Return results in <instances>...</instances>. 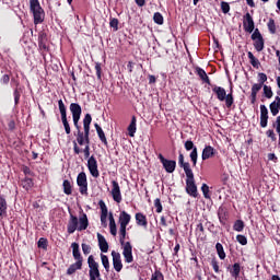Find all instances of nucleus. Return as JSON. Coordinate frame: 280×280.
Returning <instances> with one entry per match:
<instances>
[{"mask_svg": "<svg viewBox=\"0 0 280 280\" xmlns=\"http://www.w3.org/2000/svg\"><path fill=\"white\" fill-rule=\"evenodd\" d=\"M112 198L114 202H121V188L119 187V183L117 180H112Z\"/></svg>", "mask_w": 280, "mask_h": 280, "instance_id": "obj_17", "label": "nucleus"}, {"mask_svg": "<svg viewBox=\"0 0 280 280\" xmlns=\"http://www.w3.org/2000/svg\"><path fill=\"white\" fill-rule=\"evenodd\" d=\"M62 187L63 194H66V196H71V194H73V185H71V182L69 179L63 180Z\"/></svg>", "mask_w": 280, "mask_h": 280, "instance_id": "obj_31", "label": "nucleus"}, {"mask_svg": "<svg viewBox=\"0 0 280 280\" xmlns=\"http://www.w3.org/2000/svg\"><path fill=\"white\" fill-rule=\"evenodd\" d=\"M81 247L83 250V255H91V245H89L86 243H82Z\"/></svg>", "mask_w": 280, "mask_h": 280, "instance_id": "obj_58", "label": "nucleus"}, {"mask_svg": "<svg viewBox=\"0 0 280 280\" xmlns=\"http://www.w3.org/2000/svg\"><path fill=\"white\" fill-rule=\"evenodd\" d=\"M98 247L101 253H108V242L104 235L97 233Z\"/></svg>", "mask_w": 280, "mask_h": 280, "instance_id": "obj_26", "label": "nucleus"}, {"mask_svg": "<svg viewBox=\"0 0 280 280\" xmlns=\"http://www.w3.org/2000/svg\"><path fill=\"white\" fill-rule=\"evenodd\" d=\"M264 95L265 97H267V100L272 98V88L268 86V85H264Z\"/></svg>", "mask_w": 280, "mask_h": 280, "instance_id": "obj_52", "label": "nucleus"}, {"mask_svg": "<svg viewBox=\"0 0 280 280\" xmlns=\"http://www.w3.org/2000/svg\"><path fill=\"white\" fill-rule=\"evenodd\" d=\"M195 73L199 75L200 80L203 82V84H209L211 86V79H209V75L207 74V71L200 67L195 68Z\"/></svg>", "mask_w": 280, "mask_h": 280, "instance_id": "obj_22", "label": "nucleus"}, {"mask_svg": "<svg viewBox=\"0 0 280 280\" xmlns=\"http://www.w3.org/2000/svg\"><path fill=\"white\" fill-rule=\"evenodd\" d=\"M95 71H96V78L100 82H102V63L101 62H95V67H94Z\"/></svg>", "mask_w": 280, "mask_h": 280, "instance_id": "obj_50", "label": "nucleus"}, {"mask_svg": "<svg viewBox=\"0 0 280 280\" xmlns=\"http://www.w3.org/2000/svg\"><path fill=\"white\" fill-rule=\"evenodd\" d=\"M136 224L142 226V229H148V217L141 212L136 213Z\"/></svg>", "mask_w": 280, "mask_h": 280, "instance_id": "obj_23", "label": "nucleus"}, {"mask_svg": "<svg viewBox=\"0 0 280 280\" xmlns=\"http://www.w3.org/2000/svg\"><path fill=\"white\" fill-rule=\"evenodd\" d=\"M21 185L25 191H30L32 187H34V179L30 177H25L24 179L21 180Z\"/></svg>", "mask_w": 280, "mask_h": 280, "instance_id": "obj_32", "label": "nucleus"}, {"mask_svg": "<svg viewBox=\"0 0 280 280\" xmlns=\"http://www.w3.org/2000/svg\"><path fill=\"white\" fill-rule=\"evenodd\" d=\"M212 92L217 95L219 102H225L226 108H231L233 106L235 98L233 97V90L226 94V90L222 86L214 85Z\"/></svg>", "mask_w": 280, "mask_h": 280, "instance_id": "obj_9", "label": "nucleus"}, {"mask_svg": "<svg viewBox=\"0 0 280 280\" xmlns=\"http://www.w3.org/2000/svg\"><path fill=\"white\" fill-rule=\"evenodd\" d=\"M129 137H135L137 132V116L131 117V121L127 128Z\"/></svg>", "mask_w": 280, "mask_h": 280, "instance_id": "obj_28", "label": "nucleus"}, {"mask_svg": "<svg viewBox=\"0 0 280 280\" xmlns=\"http://www.w3.org/2000/svg\"><path fill=\"white\" fill-rule=\"evenodd\" d=\"M270 113L273 117L279 115V107L277 106V98L269 105Z\"/></svg>", "mask_w": 280, "mask_h": 280, "instance_id": "obj_41", "label": "nucleus"}, {"mask_svg": "<svg viewBox=\"0 0 280 280\" xmlns=\"http://www.w3.org/2000/svg\"><path fill=\"white\" fill-rule=\"evenodd\" d=\"M37 246L43 248V250H47V246H49V242L45 237H40L37 242Z\"/></svg>", "mask_w": 280, "mask_h": 280, "instance_id": "obj_46", "label": "nucleus"}, {"mask_svg": "<svg viewBox=\"0 0 280 280\" xmlns=\"http://www.w3.org/2000/svg\"><path fill=\"white\" fill-rule=\"evenodd\" d=\"M84 159H88V170L93 178H100V170L97 168V159L91 155V145H85L83 149Z\"/></svg>", "mask_w": 280, "mask_h": 280, "instance_id": "obj_5", "label": "nucleus"}, {"mask_svg": "<svg viewBox=\"0 0 280 280\" xmlns=\"http://www.w3.org/2000/svg\"><path fill=\"white\" fill-rule=\"evenodd\" d=\"M151 280H165V276H163L161 270H155L151 276Z\"/></svg>", "mask_w": 280, "mask_h": 280, "instance_id": "obj_48", "label": "nucleus"}, {"mask_svg": "<svg viewBox=\"0 0 280 280\" xmlns=\"http://www.w3.org/2000/svg\"><path fill=\"white\" fill-rule=\"evenodd\" d=\"M258 82L264 86V83L268 82V75L264 72L258 73Z\"/></svg>", "mask_w": 280, "mask_h": 280, "instance_id": "obj_57", "label": "nucleus"}, {"mask_svg": "<svg viewBox=\"0 0 280 280\" xmlns=\"http://www.w3.org/2000/svg\"><path fill=\"white\" fill-rule=\"evenodd\" d=\"M217 254L219 255V258L224 260L226 259V253L224 252V246H222L221 243L215 244Z\"/></svg>", "mask_w": 280, "mask_h": 280, "instance_id": "obj_36", "label": "nucleus"}, {"mask_svg": "<svg viewBox=\"0 0 280 280\" xmlns=\"http://www.w3.org/2000/svg\"><path fill=\"white\" fill-rule=\"evenodd\" d=\"M221 10H222L223 14H229V12H231V5L229 4V2L222 1Z\"/></svg>", "mask_w": 280, "mask_h": 280, "instance_id": "obj_56", "label": "nucleus"}, {"mask_svg": "<svg viewBox=\"0 0 280 280\" xmlns=\"http://www.w3.org/2000/svg\"><path fill=\"white\" fill-rule=\"evenodd\" d=\"M23 93V88L19 86V82H16V88L13 91L14 104L19 106V102H21V95Z\"/></svg>", "mask_w": 280, "mask_h": 280, "instance_id": "obj_30", "label": "nucleus"}, {"mask_svg": "<svg viewBox=\"0 0 280 280\" xmlns=\"http://www.w3.org/2000/svg\"><path fill=\"white\" fill-rule=\"evenodd\" d=\"M8 213V201L3 196H0V217L7 215Z\"/></svg>", "mask_w": 280, "mask_h": 280, "instance_id": "obj_34", "label": "nucleus"}, {"mask_svg": "<svg viewBox=\"0 0 280 280\" xmlns=\"http://www.w3.org/2000/svg\"><path fill=\"white\" fill-rule=\"evenodd\" d=\"M243 27L245 32H248V34H253V32H255V21L249 12L244 15Z\"/></svg>", "mask_w": 280, "mask_h": 280, "instance_id": "obj_16", "label": "nucleus"}, {"mask_svg": "<svg viewBox=\"0 0 280 280\" xmlns=\"http://www.w3.org/2000/svg\"><path fill=\"white\" fill-rule=\"evenodd\" d=\"M228 270H230L231 277H234V279H237V277H240V272H242V267L240 266V262H235L232 266V268L231 266H229Z\"/></svg>", "mask_w": 280, "mask_h": 280, "instance_id": "obj_27", "label": "nucleus"}, {"mask_svg": "<svg viewBox=\"0 0 280 280\" xmlns=\"http://www.w3.org/2000/svg\"><path fill=\"white\" fill-rule=\"evenodd\" d=\"M201 191L207 200H211V195L209 194V185L202 184Z\"/></svg>", "mask_w": 280, "mask_h": 280, "instance_id": "obj_49", "label": "nucleus"}, {"mask_svg": "<svg viewBox=\"0 0 280 280\" xmlns=\"http://www.w3.org/2000/svg\"><path fill=\"white\" fill-rule=\"evenodd\" d=\"M122 247V257L126 264H132L135 261V256H132V244L130 242H126Z\"/></svg>", "mask_w": 280, "mask_h": 280, "instance_id": "obj_15", "label": "nucleus"}, {"mask_svg": "<svg viewBox=\"0 0 280 280\" xmlns=\"http://www.w3.org/2000/svg\"><path fill=\"white\" fill-rule=\"evenodd\" d=\"M30 12L33 13L34 25L45 22V10L40 7V1L30 0Z\"/></svg>", "mask_w": 280, "mask_h": 280, "instance_id": "obj_7", "label": "nucleus"}, {"mask_svg": "<svg viewBox=\"0 0 280 280\" xmlns=\"http://www.w3.org/2000/svg\"><path fill=\"white\" fill-rule=\"evenodd\" d=\"M126 228H119V242L120 246H126Z\"/></svg>", "mask_w": 280, "mask_h": 280, "instance_id": "obj_39", "label": "nucleus"}, {"mask_svg": "<svg viewBox=\"0 0 280 280\" xmlns=\"http://www.w3.org/2000/svg\"><path fill=\"white\" fill-rule=\"evenodd\" d=\"M268 127V107L260 105V128Z\"/></svg>", "mask_w": 280, "mask_h": 280, "instance_id": "obj_20", "label": "nucleus"}, {"mask_svg": "<svg viewBox=\"0 0 280 280\" xmlns=\"http://www.w3.org/2000/svg\"><path fill=\"white\" fill-rule=\"evenodd\" d=\"M101 261L106 272H108V270H110V261L108 260V256L101 254Z\"/></svg>", "mask_w": 280, "mask_h": 280, "instance_id": "obj_42", "label": "nucleus"}, {"mask_svg": "<svg viewBox=\"0 0 280 280\" xmlns=\"http://www.w3.org/2000/svg\"><path fill=\"white\" fill-rule=\"evenodd\" d=\"M266 136L271 139V141H277V135H275V130L268 129L266 131Z\"/></svg>", "mask_w": 280, "mask_h": 280, "instance_id": "obj_61", "label": "nucleus"}, {"mask_svg": "<svg viewBox=\"0 0 280 280\" xmlns=\"http://www.w3.org/2000/svg\"><path fill=\"white\" fill-rule=\"evenodd\" d=\"M109 27H113L114 32H117V30H119V20L117 18L110 19Z\"/></svg>", "mask_w": 280, "mask_h": 280, "instance_id": "obj_51", "label": "nucleus"}, {"mask_svg": "<svg viewBox=\"0 0 280 280\" xmlns=\"http://www.w3.org/2000/svg\"><path fill=\"white\" fill-rule=\"evenodd\" d=\"M72 248V257L77 261L70 265V267L67 269V275H75L78 270H82V264H84V257H82V253H80V244L78 243H72L71 244Z\"/></svg>", "mask_w": 280, "mask_h": 280, "instance_id": "obj_4", "label": "nucleus"}, {"mask_svg": "<svg viewBox=\"0 0 280 280\" xmlns=\"http://www.w3.org/2000/svg\"><path fill=\"white\" fill-rule=\"evenodd\" d=\"M38 49L42 56H46L49 52V39L47 38V33L40 31L38 33Z\"/></svg>", "mask_w": 280, "mask_h": 280, "instance_id": "obj_13", "label": "nucleus"}, {"mask_svg": "<svg viewBox=\"0 0 280 280\" xmlns=\"http://www.w3.org/2000/svg\"><path fill=\"white\" fill-rule=\"evenodd\" d=\"M158 158H159L160 162L162 163L165 172H167V174H174V172L176 171V161L167 160L161 153L158 155Z\"/></svg>", "mask_w": 280, "mask_h": 280, "instance_id": "obj_14", "label": "nucleus"}, {"mask_svg": "<svg viewBox=\"0 0 280 280\" xmlns=\"http://www.w3.org/2000/svg\"><path fill=\"white\" fill-rule=\"evenodd\" d=\"M77 185L81 196H89V180L86 179V173L81 172L78 174Z\"/></svg>", "mask_w": 280, "mask_h": 280, "instance_id": "obj_10", "label": "nucleus"}, {"mask_svg": "<svg viewBox=\"0 0 280 280\" xmlns=\"http://www.w3.org/2000/svg\"><path fill=\"white\" fill-rule=\"evenodd\" d=\"M259 38H264L259 28H255L254 33L252 34V40H257Z\"/></svg>", "mask_w": 280, "mask_h": 280, "instance_id": "obj_59", "label": "nucleus"}, {"mask_svg": "<svg viewBox=\"0 0 280 280\" xmlns=\"http://www.w3.org/2000/svg\"><path fill=\"white\" fill-rule=\"evenodd\" d=\"M215 156V149L211 145H206L202 150L201 159L202 161H209Z\"/></svg>", "mask_w": 280, "mask_h": 280, "instance_id": "obj_21", "label": "nucleus"}, {"mask_svg": "<svg viewBox=\"0 0 280 280\" xmlns=\"http://www.w3.org/2000/svg\"><path fill=\"white\" fill-rule=\"evenodd\" d=\"M264 47H265L264 37L254 39V48L256 49V51H264Z\"/></svg>", "mask_w": 280, "mask_h": 280, "instance_id": "obj_35", "label": "nucleus"}, {"mask_svg": "<svg viewBox=\"0 0 280 280\" xmlns=\"http://www.w3.org/2000/svg\"><path fill=\"white\" fill-rule=\"evenodd\" d=\"M203 233H205V225H202V223L197 224L196 235H198V237H201Z\"/></svg>", "mask_w": 280, "mask_h": 280, "instance_id": "obj_60", "label": "nucleus"}, {"mask_svg": "<svg viewBox=\"0 0 280 280\" xmlns=\"http://www.w3.org/2000/svg\"><path fill=\"white\" fill-rule=\"evenodd\" d=\"M268 31L271 34H277V24L275 23V19L270 18L267 23Z\"/></svg>", "mask_w": 280, "mask_h": 280, "instance_id": "obj_40", "label": "nucleus"}, {"mask_svg": "<svg viewBox=\"0 0 280 280\" xmlns=\"http://www.w3.org/2000/svg\"><path fill=\"white\" fill-rule=\"evenodd\" d=\"M247 58L249 59V62L252 67H254V69H258L261 66V62H259V59H257L252 51L247 52Z\"/></svg>", "mask_w": 280, "mask_h": 280, "instance_id": "obj_33", "label": "nucleus"}, {"mask_svg": "<svg viewBox=\"0 0 280 280\" xmlns=\"http://www.w3.org/2000/svg\"><path fill=\"white\" fill-rule=\"evenodd\" d=\"M154 207H155L156 213H162L163 212V205L161 203V199L160 198H156L154 200Z\"/></svg>", "mask_w": 280, "mask_h": 280, "instance_id": "obj_55", "label": "nucleus"}, {"mask_svg": "<svg viewBox=\"0 0 280 280\" xmlns=\"http://www.w3.org/2000/svg\"><path fill=\"white\" fill-rule=\"evenodd\" d=\"M1 84H10V74H3L2 78L0 79Z\"/></svg>", "mask_w": 280, "mask_h": 280, "instance_id": "obj_63", "label": "nucleus"}, {"mask_svg": "<svg viewBox=\"0 0 280 280\" xmlns=\"http://www.w3.org/2000/svg\"><path fill=\"white\" fill-rule=\"evenodd\" d=\"M218 218L220 224H222V226H225L226 222H229V210L225 207H220L218 209Z\"/></svg>", "mask_w": 280, "mask_h": 280, "instance_id": "obj_19", "label": "nucleus"}, {"mask_svg": "<svg viewBox=\"0 0 280 280\" xmlns=\"http://www.w3.org/2000/svg\"><path fill=\"white\" fill-rule=\"evenodd\" d=\"M93 121V117L91 114H85L83 118V130L82 127L79 126L77 129V140L72 142L74 154H82V149L80 145H91V122ZM79 144V145H78Z\"/></svg>", "mask_w": 280, "mask_h": 280, "instance_id": "obj_1", "label": "nucleus"}, {"mask_svg": "<svg viewBox=\"0 0 280 280\" xmlns=\"http://www.w3.org/2000/svg\"><path fill=\"white\" fill-rule=\"evenodd\" d=\"M61 122L63 125L66 135H71V126L69 125V120L67 118V115L66 116H61Z\"/></svg>", "mask_w": 280, "mask_h": 280, "instance_id": "obj_38", "label": "nucleus"}, {"mask_svg": "<svg viewBox=\"0 0 280 280\" xmlns=\"http://www.w3.org/2000/svg\"><path fill=\"white\" fill-rule=\"evenodd\" d=\"M210 265L213 268L214 272L217 275H220V261H218V258H212Z\"/></svg>", "mask_w": 280, "mask_h": 280, "instance_id": "obj_45", "label": "nucleus"}, {"mask_svg": "<svg viewBox=\"0 0 280 280\" xmlns=\"http://www.w3.org/2000/svg\"><path fill=\"white\" fill-rule=\"evenodd\" d=\"M264 85L261 83H255L253 86H252V93L256 94L259 93V90L262 89Z\"/></svg>", "mask_w": 280, "mask_h": 280, "instance_id": "obj_62", "label": "nucleus"}, {"mask_svg": "<svg viewBox=\"0 0 280 280\" xmlns=\"http://www.w3.org/2000/svg\"><path fill=\"white\" fill-rule=\"evenodd\" d=\"M131 217L128 212L121 211L119 215L120 228L126 229L130 224Z\"/></svg>", "mask_w": 280, "mask_h": 280, "instance_id": "obj_25", "label": "nucleus"}, {"mask_svg": "<svg viewBox=\"0 0 280 280\" xmlns=\"http://www.w3.org/2000/svg\"><path fill=\"white\" fill-rule=\"evenodd\" d=\"M112 257L114 270H116V272L124 270V264L121 262V254H119V252L113 250Z\"/></svg>", "mask_w": 280, "mask_h": 280, "instance_id": "obj_18", "label": "nucleus"}, {"mask_svg": "<svg viewBox=\"0 0 280 280\" xmlns=\"http://www.w3.org/2000/svg\"><path fill=\"white\" fill-rule=\"evenodd\" d=\"M88 266H89L90 270H95V269L100 268V264H97V261H95V257H93V255H90L88 257Z\"/></svg>", "mask_w": 280, "mask_h": 280, "instance_id": "obj_37", "label": "nucleus"}, {"mask_svg": "<svg viewBox=\"0 0 280 280\" xmlns=\"http://www.w3.org/2000/svg\"><path fill=\"white\" fill-rule=\"evenodd\" d=\"M178 165L183 167L186 174V192L192 198H198V186H196V179L194 178V171L191 170V164L185 162V155L179 152Z\"/></svg>", "mask_w": 280, "mask_h": 280, "instance_id": "obj_2", "label": "nucleus"}, {"mask_svg": "<svg viewBox=\"0 0 280 280\" xmlns=\"http://www.w3.org/2000/svg\"><path fill=\"white\" fill-rule=\"evenodd\" d=\"M272 128H276V132L280 131V116L276 118V121L272 124Z\"/></svg>", "mask_w": 280, "mask_h": 280, "instance_id": "obj_64", "label": "nucleus"}, {"mask_svg": "<svg viewBox=\"0 0 280 280\" xmlns=\"http://www.w3.org/2000/svg\"><path fill=\"white\" fill-rule=\"evenodd\" d=\"M70 218L67 224V233L73 235L77 231H86L89 229V217L84 213V210L81 209V214L78 219L75 214L69 211Z\"/></svg>", "mask_w": 280, "mask_h": 280, "instance_id": "obj_3", "label": "nucleus"}, {"mask_svg": "<svg viewBox=\"0 0 280 280\" xmlns=\"http://www.w3.org/2000/svg\"><path fill=\"white\" fill-rule=\"evenodd\" d=\"M89 275H90V278L92 279H100V277H102V275L100 273V268L90 269Z\"/></svg>", "mask_w": 280, "mask_h": 280, "instance_id": "obj_53", "label": "nucleus"}, {"mask_svg": "<svg viewBox=\"0 0 280 280\" xmlns=\"http://www.w3.org/2000/svg\"><path fill=\"white\" fill-rule=\"evenodd\" d=\"M94 128L97 132L100 141L104 145L108 147V140L106 139V133L104 132V129H102V127L97 122L94 124Z\"/></svg>", "mask_w": 280, "mask_h": 280, "instance_id": "obj_24", "label": "nucleus"}, {"mask_svg": "<svg viewBox=\"0 0 280 280\" xmlns=\"http://www.w3.org/2000/svg\"><path fill=\"white\" fill-rule=\"evenodd\" d=\"M236 241L238 242V244H241V246H246V244H248V238H246V236L242 234L236 235Z\"/></svg>", "mask_w": 280, "mask_h": 280, "instance_id": "obj_54", "label": "nucleus"}, {"mask_svg": "<svg viewBox=\"0 0 280 280\" xmlns=\"http://www.w3.org/2000/svg\"><path fill=\"white\" fill-rule=\"evenodd\" d=\"M30 12L33 13L34 25L45 22V10L40 7V1L30 0Z\"/></svg>", "mask_w": 280, "mask_h": 280, "instance_id": "obj_6", "label": "nucleus"}, {"mask_svg": "<svg viewBox=\"0 0 280 280\" xmlns=\"http://www.w3.org/2000/svg\"><path fill=\"white\" fill-rule=\"evenodd\" d=\"M58 108L61 117L67 115V105H65V102L62 100L58 101Z\"/></svg>", "mask_w": 280, "mask_h": 280, "instance_id": "obj_47", "label": "nucleus"}, {"mask_svg": "<svg viewBox=\"0 0 280 280\" xmlns=\"http://www.w3.org/2000/svg\"><path fill=\"white\" fill-rule=\"evenodd\" d=\"M30 12L33 13L34 25L45 22V10L40 7V1L30 0Z\"/></svg>", "mask_w": 280, "mask_h": 280, "instance_id": "obj_8", "label": "nucleus"}, {"mask_svg": "<svg viewBox=\"0 0 280 280\" xmlns=\"http://www.w3.org/2000/svg\"><path fill=\"white\" fill-rule=\"evenodd\" d=\"M184 148L187 152H190L189 156H190V161L192 163V167H196V165H198V147L194 144V141L191 140H187L184 143Z\"/></svg>", "mask_w": 280, "mask_h": 280, "instance_id": "obj_11", "label": "nucleus"}, {"mask_svg": "<svg viewBox=\"0 0 280 280\" xmlns=\"http://www.w3.org/2000/svg\"><path fill=\"white\" fill-rule=\"evenodd\" d=\"M69 108L72 115V121H73L74 128H80V117H82V106H80L78 103H71Z\"/></svg>", "mask_w": 280, "mask_h": 280, "instance_id": "obj_12", "label": "nucleus"}, {"mask_svg": "<svg viewBox=\"0 0 280 280\" xmlns=\"http://www.w3.org/2000/svg\"><path fill=\"white\" fill-rule=\"evenodd\" d=\"M109 233L114 237L117 236V223H115V217H113V212L109 213Z\"/></svg>", "mask_w": 280, "mask_h": 280, "instance_id": "obj_29", "label": "nucleus"}, {"mask_svg": "<svg viewBox=\"0 0 280 280\" xmlns=\"http://www.w3.org/2000/svg\"><path fill=\"white\" fill-rule=\"evenodd\" d=\"M153 21L154 23H156V25H163L164 23L163 14H161V12H155L153 14Z\"/></svg>", "mask_w": 280, "mask_h": 280, "instance_id": "obj_44", "label": "nucleus"}, {"mask_svg": "<svg viewBox=\"0 0 280 280\" xmlns=\"http://www.w3.org/2000/svg\"><path fill=\"white\" fill-rule=\"evenodd\" d=\"M233 230L236 231L237 233H242V231H244V221L236 220L234 222Z\"/></svg>", "mask_w": 280, "mask_h": 280, "instance_id": "obj_43", "label": "nucleus"}]
</instances>
